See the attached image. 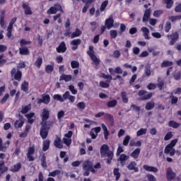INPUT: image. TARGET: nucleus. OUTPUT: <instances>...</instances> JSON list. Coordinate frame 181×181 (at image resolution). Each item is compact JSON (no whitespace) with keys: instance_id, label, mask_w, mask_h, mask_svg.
<instances>
[{"instance_id":"nucleus-2","label":"nucleus","mask_w":181,"mask_h":181,"mask_svg":"<svg viewBox=\"0 0 181 181\" xmlns=\"http://www.w3.org/2000/svg\"><path fill=\"white\" fill-rule=\"evenodd\" d=\"M83 169L84 170L83 176H90V172L95 173V169L93 167V162L88 160L84 161Z\"/></svg>"},{"instance_id":"nucleus-16","label":"nucleus","mask_w":181,"mask_h":181,"mask_svg":"<svg viewBox=\"0 0 181 181\" xmlns=\"http://www.w3.org/2000/svg\"><path fill=\"white\" fill-rule=\"evenodd\" d=\"M70 45L73 46L71 47V50H77L78 49V46L81 45V40L80 38H77L71 41Z\"/></svg>"},{"instance_id":"nucleus-4","label":"nucleus","mask_w":181,"mask_h":181,"mask_svg":"<svg viewBox=\"0 0 181 181\" xmlns=\"http://www.w3.org/2000/svg\"><path fill=\"white\" fill-rule=\"evenodd\" d=\"M138 95L140 97L141 101H146V100H151L153 96V93L148 92L145 90H140L138 92Z\"/></svg>"},{"instance_id":"nucleus-34","label":"nucleus","mask_w":181,"mask_h":181,"mask_svg":"<svg viewBox=\"0 0 181 181\" xmlns=\"http://www.w3.org/2000/svg\"><path fill=\"white\" fill-rule=\"evenodd\" d=\"M25 117L28 119V124H33L35 122V119H32L33 117H35V112L27 114L25 115Z\"/></svg>"},{"instance_id":"nucleus-38","label":"nucleus","mask_w":181,"mask_h":181,"mask_svg":"<svg viewBox=\"0 0 181 181\" xmlns=\"http://www.w3.org/2000/svg\"><path fill=\"white\" fill-rule=\"evenodd\" d=\"M34 64L36 66V67H37V69H40V67H42V64H43V58L39 56Z\"/></svg>"},{"instance_id":"nucleus-42","label":"nucleus","mask_w":181,"mask_h":181,"mask_svg":"<svg viewBox=\"0 0 181 181\" xmlns=\"http://www.w3.org/2000/svg\"><path fill=\"white\" fill-rule=\"evenodd\" d=\"M42 98L43 104H49L50 103V95L49 94H43Z\"/></svg>"},{"instance_id":"nucleus-37","label":"nucleus","mask_w":181,"mask_h":181,"mask_svg":"<svg viewBox=\"0 0 181 181\" xmlns=\"http://www.w3.org/2000/svg\"><path fill=\"white\" fill-rule=\"evenodd\" d=\"M113 175L115 176V180L118 181L121 179V173H119V168H114L113 170Z\"/></svg>"},{"instance_id":"nucleus-19","label":"nucleus","mask_w":181,"mask_h":181,"mask_svg":"<svg viewBox=\"0 0 181 181\" xmlns=\"http://www.w3.org/2000/svg\"><path fill=\"white\" fill-rule=\"evenodd\" d=\"M143 168L144 170H146V172H153V173H158V172H159L158 168L148 165H144Z\"/></svg>"},{"instance_id":"nucleus-29","label":"nucleus","mask_w":181,"mask_h":181,"mask_svg":"<svg viewBox=\"0 0 181 181\" xmlns=\"http://www.w3.org/2000/svg\"><path fill=\"white\" fill-rule=\"evenodd\" d=\"M141 153V148H137L134 149L131 153L130 156L134 158V159H138L139 158V154Z\"/></svg>"},{"instance_id":"nucleus-63","label":"nucleus","mask_w":181,"mask_h":181,"mask_svg":"<svg viewBox=\"0 0 181 181\" xmlns=\"http://www.w3.org/2000/svg\"><path fill=\"white\" fill-rule=\"evenodd\" d=\"M162 13H163V11L156 10L153 12V16H155V18H159V17H160Z\"/></svg>"},{"instance_id":"nucleus-26","label":"nucleus","mask_w":181,"mask_h":181,"mask_svg":"<svg viewBox=\"0 0 181 181\" xmlns=\"http://www.w3.org/2000/svg\"><path fill=\"white\" fill-rule=\"evenodd\" d=\"M50 148V140L46 139L42 141V151L43 152H46V151H49Z\"/></svg>"},{"instance_id":"nucleus-7","label":"nucleus","mask_w":181,"mask_h":181,"mask_svg":"<svg viewBox=\"0 0 181 181\" xmlns=\"http://www.w3.org/2000/svg\"><path fill=\"white\" fill-rule=\"evenodd\" d=\"M42 122L40 124H47V119L50 118V111L49 110L44 108L40 115Z\"/></svg>"},{"instance_id":"nucleus-44","label":"nucleus","mask_w":181,"mask_h":181,"mask_svg":"<svg viewBox=\"0 0 181 181\" xmlns=\"http://www.w3.org/2000/svg\"><path fill=\"white\" fill-rule=\"evenodd\" d=\"M158 83L156 84V87H158V90L161 91V90L163 88V86H165V81L163 80L160 81V78H158Z\"/></svg>"},{"instance_id":"nucleus-9","label":"nucleus","mask_w":181,"mask_h":181,"mask_svg":"<svg viewBox=\"0 0 181 181\" xmlns=\"http://www.w3.org/2000/svg\"><path fill=\"white\" fill-rule=\"evenodd\" d=\"M11 76L13 77L14 80L17 81H21L22 80V71L20 70H16V68H13L11 71Z\"/></svg>"},{"instance_id":"nucleus-17","label":"nucleus","mask_w":181,"mask_h":181,"mask_svg":"<svg viewBox=\"0 0 181 181\" xmlns=\"http://www.w3.org/2000/svg\"><path fill=\"white\" fill-rule=\"evenodd\" d=\"M66 50H67V47H66V42H64V41H62L57 47V53H64L66 52Z\"/></svg>"},{"instance_id":"nucleus-40","label":"nucleus","mask_w":181,"mask_h":181,"mask_svg":"<svg viewBox=\"0 0 181 181\" xmlns=\"http://www.w3.org/2000/svg\"><path fill=\"white\" fill-rule=\"evenodd\" d=\"M117 104H118V101H117V100H112L107 102L106 105L108 108H114V107H117Z\"/></svg>"},{"instance_id":"nucleus-64","label":"nucleus","mask_w":181,"mask_h":181,"mask_svg":"<svg viewBox=\"0 0 181 181\" xmlns=\"http://www.w3.org/2000/svg\"><path fill=\"white\" fill-rule=\"evenodd\" d=\"M69 91H71V94H74V95H76V94H77V90L74 88V86L69 85Z\"/></svg>"},{"instance_id":"nucleus-46","label":"nucleus","mask_w":181,"mask_h":181,"mask_svg":"<svg viewBox=\"0 0 181 181\" xmlns=\"http://www.w3.org/2000/svg\"><path fill=\"white\" fill-rule=\"evenodd\" d=\"M53 70H54V63L52 65H47L45 66V72L47 73V74L52 73Z\"/></svg>"},{"instance_id":"nucleus-21","label":"nucleus","mask_w":181,"mask_h":181,"mask_svg":"<svg viewBox=\"0 0 181 181\" xmlns=\"http://www.w3.org/2000/svg\"><path fill=\"white\" fill-rule=\"evenodd\" d=\"M109 73L111 74V76H115V73L116 74H122V69L119 66H117L115 70L112 68H109Z\"/></svg>"},{"instance_id":"nucleus-39","label":"nucleus","mask_w":181,"mask_h":181,"mask_svg":"<svg viewBox=\"0 0 181 181\" xmlns=\"http://www.w3.org/2000/svg\"><path fill=\"white\" fill-rule=\"evenodd\" d=\"M168 126L170 127L171 128H174L175 129H177L179 127H180V123H177V122L174 120H170L168 122Z\"/></svg>"},{"instance_id":"nucleus-8","label":"nucleus","mask_w":181,"mask_h":181,"mask_svg":"<svg viewBox=\"0 0 181 181\" xmlns=\"http://www.w3.org/2000/svg\"><path fill=\"white\" fill-rule=\"evenodd\" d=\"M101 77H103V78H105V80H107V83H111V80H113L114 81H116V80H119V81H124V78H122V76H121V75H117L115 78H112V76L107 75L104 73H102Z\"/></svg>"},{"instance_id":"nucleus-30","label":"nucleus","mask_w":181,"mask_h":181,"mask_svg":"<svg viewBox=\"0 0 181 181\" xmlns=\"http://www.w3.org/2000/svg\"><path fill=\"white\" fill-rule=\"evenodd\" d=\"M105 119L110 122V125H114V116L112 115L109 114V113H105Z\"/></svg>"},{"instance_id":"nucleus-60","label":"nucleus","mask_w":181,"mask_h":181,"mask_svg":"<svg viewBox=\"0 0 181 181\" xmlns=\"http://www.w3.org/2000/svg\"><path fill=\"white\" fill-rule=\"evenodd\" d=\"M99 86L102 88H108L110 87V84L107 82H104V81H100L99 83Z\"/></svg>"},{"instance_id":"nucleus-14","label":"nucleus","mask_w":181,"mask_h":181,"mask_svg":"<svg viewBox=\"0 0 181 181\" xmlns=\"http://www.w3.org/2000/svg\"><path fill=\"white\" fill-rule=\"evenodd\" d=\"M35 146L32 147H29L27 153V158L29 160V162H33L35 160V158L33 155H35Z\"/></svg>"},{"instance_id":"nucleus-45","label":"nucleus","mask_w":181,"mask_h":181,"mask_svg":"<svg viewBox=\"0 0 181 181\" xmlns=\"http://www.w3.org/2000/svg\"><path fill=\"white\" fill-rule=\"evenodd\" d=\"M145 108H146V110H147V111L153 110L155 108V103L152 101L148 102L146 104Z\"/></svg>"},{"instance_id":"nucleus-49","label":"nucleus","mask_w":181,"mask_h":181,"mask_svg":"<svg viewBox=\"0 0 181 181\" xmlns=\"http://www.w3.org/2000/svg\"><path fill=\"white\" fill-rule=\"evenodd\" d=\"M107 6H108V0H105L102 3V4L100 7V12H104V11H105V8H107Z\"/></svg>"},{"instance_id":"nucleus-6","label":"nucleus","mask_w":181,"mask_h":181,"mask_svg":"<svg viewBox=\"0 0 181 181\" xmlns=\"http://www.w3.org/2000/svg\"><path fill=\"white\" fill-rule=\"evenodd\" d=\"M49 129L50 127H47V124H41V128L40 130V135L42 139H46L49 135Z\"/></svg>"},{"instance_id":"nucleus-57","label":"nucleus","mask_w":181,"mask_h":181,"mask_svg":"<svg viewBox=\"0 0 181 181\" xmlns=\"http://www.w3.org/2000/svg\"><path fill=\"white\" fill-rule=\"evenodd\" d=\"M170 29H172V23H170V22L168 21L165 25V32L166 33H169V31L170 30Z\"/></svg>"},{"instance_id":"nucleus-18","label":"nucleus","mask_w":181,"mask_h":181,"mask_svg":"<svg viewBox=\"0 0 181 181\" xmlns=\"http://www.w3.org/2000/svg\"><path fill=\"white\" fill-rule=\"evenodd\" d=\"M105 26H106L108 30L114 28V18L112 17L107 18L105 21Z\"/></svg>"},{"instance_id":"nucleus-55","label":"nucleus","mask_w":181,"mask_h":181,"mask_svg":"<svg viewBox=\"0 0 181 181\" xmlns=\"http://www.w3.org/2000/svg\"><path fill=\"white\" fill-rule=\"evenodd\" d=\"M173 138V133L172 132H168L164 136V141H169Z\"/></svg>"},{"instance_id":"nucleus-52","label":"nucleus","mask_w":181,"mask_h":181,"mask_svg":"<svg viewBox=\"0 0 181 181\" xmlns=\"http://www.w3.org/2000/svg\"><path fill=\"white\" fill-rule=\"evenodd\" d=\"M71 69H78L80 67V63L78 61H71Z\"/></svg>"},{"instance_id":"nucleus-35","label":"nucleus","mask_w":181,"mask_h":181,"mask_svg":"<svg viewBox=\"0 0 181 181\" xmlns=\"http://www.w3.org/2000/svg\"><path fill=\"white\" fill-rule=\"evenodd\" d=\"M0 172L4 175L5 172H8V167L5 166V161L0 160Z\"/></svg>"},{"instance_id":"nucleus-43","label":"nucleus","mask_w":181,"mask_h":181,"mask_svg":"<svg viewBox=\"0 0 181 181\" xmlns=\"http://www.w3.org/2000/svg\"><path fill=\"white\" fill-rule=\"evenodd\" d=\"M81 30H80V29L76 28L75 32H74L71 35V39H74V37H78L80 36H81Z\"/></svg>"},{"instance_id":"nucleus-61","label":"nucleus","mask_w":181,"mask_h":181,"mask_svg":"<svg viewBox=\"0 0 181 181\" xmlns=\"http://www.w3.org/2000/svg\"><path fill=\"white\" fill-rule=\"evenodd\" d=\"M20 45L21 47H23V46H26L28 45H32V41H25V39H22L20 41Z\"/></svg>"},{"instance_id":"nucleus-58","label":"nucleus","mask_w":181,"mask_h":181,"mask_svg":"<svg viewBox=\"0 0 181 181\" xmlns=\"http://www.w3.org/2000/svg\"><path fill=\"white\" fill-rule=\"evenodd\" d=\"M9 99V93H6L3 98L0 100V104L4 105Z\"/></svg>"},{"instance_id":"nucleus-13","label":"nucleus","mask_w":181,"mask_h":181,"mask_svg":"<svg viewBox=\"0 0 181 181\" xmlns=\"http://www.w3.org/2000/svg\"><path fill=\"white\" fill-rule=\"evenodd\" d=\"M23 124H25V118L22 115L18 114V119L16 120L14 127L16 129L22 128V127H23Z\"/></svg>"},{"instance_id":"nucleus-47","label":"nucleus","mask_w":181,"mask_h":181,"mask_svg":"<svg viewBox=\"0 0 181 181\" xmlns=\"http://www.w3.org/2000/svg\"><path fill=\"white\" fill-rule=\"evenodd\" d=\"M164 4H166V8L167 9H171V8L173 6V0H163Z\"/></svg>"},{"instance_id":"nucleus-24","label":"nucleus","mask_w":181,"mask_h":181,"mask_svg":"<svg viewBox=\"0 0 181 181\" xmlns=\"http://www.w3.org/2000/svg\"><path fill=\"white\" fill-rule=\"evenodd\" d=\"M19 53L21 56H29V54H30V52H29L28 47L19 48Z\"/></svg>"},{"instance_id":"nucleus-41","label":"nucleus","mask_w":181,"mask_h":181,"mask_svg":"<svg viewBox=\"0 0 181 181\" xmlns=\"http://www.w3.org/2000/svg\"><path fill=\"white\" fill-rule=\"evenodd\" d=\"M127 95L128 94L127 93L126 91H122L121 93V98L124 104H128L129 99Z\"/></svg>"},{"instance_id":"nucleus-25","label":"nucleus","mask_w":181,"mask_h":181,"mask_svg":"<svg viewBox=\"0 0 181 181\" xmlns=\"http://www.w3.org/2000/svg\"><path fill=\"white\" fill-rule=\"evenodd\" d=\"M23 9H24L25 15H32L33 12L30 9L29 4L26 3H23Z\"/></svg>"},{"instance_id":"nucleus-1","label":"nucleus","mask_w":181,"mask_h":181,"mask_svg":"<svg viewBox=\"0 0 181 181\" xmlns=\"http://www.w3.org/2000/svg\"><path fill=\"white\" fill-rule=\"evenodd\" d=\"M101 158H107L106 159L107 165H111L112 159H114V151L110 149L107 144H103L100 148Z\"/></svg>"},{"instance_id":"nucleus-15","label":"nucleus","mask_w":181,"mask_h":181,"mask_svg":"<svg viewBox=\"0 0 181 181\" xmlns=\"http://www.w3.org/2000/svg\"><path fill=\"white\" fill-rule=\"evenodd\" d=\"M164 153H165L166 155H170V156H175V153H176V150L173 147L168 144L165 147Z\"/></svg>"},{"instance_id":"nucleus-53","label":"nucleus","mask_w":181,"mask_h":181,"mask_svg":"<svg viewBox=\"0 0 181 181\" xmlns=\"http://www.w3.org/2000/svg\"><path fill=\"white\" fill-rule=\"evenodd\" d=\"M128 159H129V156L125 154H121L119 158V162H127Z\"/></svg>"},{"instance_id":"nucleus-3","label":"nucleus","mask_w":181,"mask_h":181,"mask_svg":"<svg viewBox=\"0 0 181 181\" xmlns=\"http://www.w3.org/2000/svg\"><path fill=\"white\" fill-rule=\"evenodd\" d=\"M86 53L88 56L90 57L91 61L94 62V64H95V66H98L100 64L101 61L97 57V56H95L93 46H89L88 50L86 52Z\"/></svg>"},{"instance_id":"nucleus-54","label":"nucleus","mask_w":181,"mask_h":181,"mask_svg":"<svg viewBox=\"0 0 181 181\" xmlns=\"http://www.w3.org/2000/svg\"><path fill=\"white\" fill-rule=\"evenodd\" d=\"M110 35L111 39H115L118 36V33L117 32V30H112L110 31Z\"/></svg>"},{"instance_id":"nucleus-62","label":"nucleus","mask_w":181,"mask_h":181,"mask_svg":"<svg viewBox=\"0 0 181 181\" xmlns=\"http://www.w3.org/2000/svg\"><path fill=\"white\" fill-rule=\"evenodd\" d=\"M146 88L149 90V91H151V90H156V84L153 83H150L146 86Z\"/></svg>"},{"instance_id":"nucleus-22","label":"nucleus","mask_w":181,"mask_h":181,"mask_svg":"<svg viewBox=\"0 0 181 181\" xmlns=\"http://www.w3.org/2000/svg\"><path fill=\"white\" fill-rule=\"evenodd\" d=\"M127 169L129 170H134V172H139V169L136 167V163L135 161H131L127 165Z\"/></svg>"},{"instance_id":"nucleus-50","label":"nucleus","mask_w":181,"mask_h":181,"mask_svg":"<svg viewBox=\"0 0 181 181\" xmlns=\"http://www.w3.org/2000/svg\"><path fill=\"white\" fill-rule=\"evenodd\" d=\"M170 98L171 100L172 105L177 104V101H179V98H177V97L176 96H174L173 93H171V95H170Z\"/></svg>"},{"instance_id":"nucleus-31","label":"nucleus","mask_w":181,"mask_h":181,"mask_svg":"<svg viewBox=\"0 0 181 181\" xmlns=\"http://www.w3.org/2000/svg\"><path fill=\"white\" fill-rule=\"evenodd\" d=\"M54 145L56 146V148H58V149L63 148V144H62V139L60 137H57L54 141Z\"/></svg>"},{"instance_id":"nucleus-32","label":"nucleus","mask_w":181,"mask_h":181,"mask_svg":"<svg viewBox=\"0 0 181 181\" xmlns=\"http://www.w3.org/2000/svg\"><path fill=\"white\" fill-rule=\"evenodd\" d=\"M141 31L144 33V36L146 40H149L151 39V37H149V29L146 27H142Z\"/></svg>"},{"instance_id":"nucleus-36","label":"nucleus","mask_w":181,"mask_h":181,"mask_svg":"<svg viewBox=\"0 0 181 181\" xmlns=\"http://www.w3.org/2000/svg\"><path fill=\"white\" fill-rule=\"evenodd\" d=\"M30 110H32V104L30 103L28 105L23 106L21 112V114H28Z\"/></svg>"},{"instance_id":"nucleus-12","label":"nucleus","mask_w":181,"mask_h":181,"mask_svg":"<svg viewBox=\"0 0 181 181\" xmlns=\"http://www.w3.org/2000/svg\"><path fill=\"white\" fill-rule=\"evenodd\" d=\"M166 177L168 181H172L176 179V173L173 172V170L170 167L167 168Z\"/></svg>"},{"instance_id":"nucleus-20","label":"nucleus","mask_w":181,"mask_h":181,"mask_svg":"<svg viewBox=\"0 0 181 181\" xmlns=\"http://www.w3.org/2000/svg\"><path fill=\"white\" fill-rule=\"evenodd\" d=\"M152 12V10L151 8H147L146 9L144 16H143V19L142 21L144 22V23H145V22H148L151 18V13Z\"/></svg>"},{"instance_id":"nucleus-27","label":"nucleus","mask_w":181,"mask_h":181,"mask_svg":"<svg viewBox=\"0 0 181 181\" xmlns=\"http://www.w3.org/2000/svg\"><path fill=\"white\" fill-rule=\"evenodd\" d=\"M73 78V77L71 76V75H67V74H62V76H60L59 77V81H65L66 83H69V81H71V79Z\"/></svg>"},{"instance_id":"nucleus-56","label":"nucleus","mask_w":181,"mask_h":181,"mask_svg":"<svg viewBox=\"0 0 181 181\" xmlns=\"http://www.w3.org/2000/svg\"><path fill=\"white\" fill-rule=\"evenodd\" d=\"M129 141H131V136H129V135L126 136L123 140L124 146H128Z\"/></svg>"},{"instance_id":"nucleus-28","label":"nucleus","mask_w":181,"mask_h":181,"mask_svg":"<svg viewBox=\"0 0 181 181\" xmlns=\"http://www.w3.org/2000/svg\"><path fill=\"white\" fill-rule=\"evenodd\" d=\"M22 169V164L21 163H18L16 165H14L10 169L11 172H13V173H16L19 172Z\"/></svg>"},{"instance_id":"nucleus-10","label":"nucleus","mask_w":181,"mask_h":181,"mask_svg":"<svg viewBox=\"0 0 181 181\" xmlns=\"http://www.w3.org/2000/svg\"><path fill=\"white\" fill-rule=\"evenodd\" d=\"M167 37L170 39L169 42L170 46H173L179 40V33L177 32L173 33L171 35H168Z\"/></svg>"},{"instance_id":"nucleus-33","label":"nucleus","mask_w":181,"mask_h":181,"mask_svg":"<svg viewBox=\"0 0 181 181\" xmlns=\"http://www.w3.org/2000/svg\"><path fill=\"white\" fill-rule=\"evenodd\" d=\"M172 66H173V62L168 60H164L160 64L162 69H165V67H172Z\"/></svg>"},{"instance_id":"nucleus-5","label":"nucleus","mask_w":181,"mask_h":181,"mask_svg":"<svg viewBox=\"0 0 181 181\" xmlns=\"http://www.w3.org/2000/svg\"><path fill=\"white\" fill-rule=\"evenodd\" d=\"M63 12V8H62V5L60 4H56L54 6H51L49 9L47 10V13L48 15H55L57 12Z\"/></svg>"},{"instance_id":"nucleus-48","label":"nucleus","mask_w":181,"mask_h":181,"mask_svg":"<svg viewBox=\"0 0 181 181\" xmlns=\"http://www.w3.org/2000/svg\"><path fill=\"white\" fill-rule=\"evenodd\" d=\"M148 132V129H144L141 128L137 132H136V136H142V135H145Z\"/></svg>"},{"instance_id":"nucleus-51","label":"nucleus","mask_w":181,"mask_h":181,"mask_svg":"<svg viewBox=\"0 0 181 181\" xmlns=\"http://www.w3.org/2000/svg\"><path fill=\"white\" fill-rule=\"evenodd\" d=\"M62 173V171L60 170H54V171L49 173V176H52V177H54Z\"/></svg>"},{"instance_id":"nucleus-23","label":"nucleus","mask_w":181,"mask_h":181,"mask_svg":"<svg viewBox=\"0 0 181 181\" xmlns=\"http://www.w3.org/2000/svg\"><path fill=\"white\" fill-rule=\"evenodd\" d=\"M21 91L26 93V94H28L29 93V82L24 81L21 83Z\"/></svg>"},{"instance_id":"nucleus-59","label":"nucleus","mask_w":181,"mask_h":181,"mask_svg":"<svg viewBox=\"0 0 181 181\" xmlns=\"http://www.w3.org/2000/svg\"><path fill=\"white\" fill-rule=\"evenodd\" d=\"M54 100H57V101H60V103H64V99L59 94H55L53 96Z\"/></svg>"},{"instance_id":"nucleus-11","label":"nucleus","mask_w":181,"mask_h":181,"mask_svg":"<svg viewBox=\"0 0 181 181\" xmlns=\"http://www.w3.org/2000/svg\"><path fill=\"white\" fill-rule=\"evenodd\" d=\"M10 145H11V141L9 140L4 143L2 138L0 137V152H4V153L6 152Z\"/></svg>"}]
</instances>
